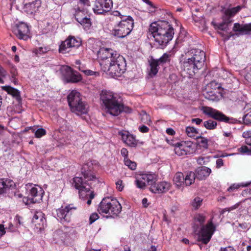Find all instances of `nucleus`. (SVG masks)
<instances>
[{
  "label": "nucleus",
  "instance_id": "46",
  "mask_svg": "<svg viewBox=\"0 0 251 251\" xmlns=\"http://www.w3.org/2000/svg\"><path fill=\"white\" fill-rule=\"evenodd\" d=\"M181 146H183L184 149H187L188 151H190V148H192L193 143L191 141H182L180 142Z\"/></svg>",
  "mask_w": 251,
  "mask_h": 251
},
{
  "label": "nucleus",
  "instance_id": "59",
  "mask_svg": "<svg viewBox=\"0 0 251 251\" xmlns=\"http://www.w3.org/2000/svg\"><path fill=\"white\" fill-rule=\"evenodd\" d=\"M149 130V128L144 125H143L139 127V130L141 132H143V133H146V132H148Z\"/></svg>",
  "mask_w": 251,
  "mask_h": 251
},
{
  "label": "nucleus",
  "instance_id": "26",
  "mask_svg": "<svg viewBox=\"0 0 251 251\" xmlns=\"http://www.w3.org/2000/svg\"><path fill=\"white\" fill-rule=\"evenodd\" d=\"M12 185V181L9 179H0V195L6 192Z\"/></svg>",
  "mask_w": 251,
  "mask_h": 251
},
{
  "label": "nucleus",
  "instance_id": "37",
  "mask_svg": "<svg viewBox=\"0 0 251 251\" xmlns=\"http://www.w3.org/2000/svg\"><path fill=\"white\" fill-rule=\"evenodd\" d=\"M77 21L81 25L88 27L91 25V21L89 18H87L86 16L83 17H77Z\"/></svg>",
  "mask_w": 251,
  "mask_h": 251
},
{
  "label": "nucleus",
  "instance_id": "8",
  "mask_svg": "<svg viewBox=\"0 0 251 251\" xmlns=\"http://www.w3.org/2000/svg\"><path fill=\"white\" fill-rule=\"evenodd\" d=\"M134 22L129 16L122 20L119 24L112 31V34L118 38H124L128 35L133 28Z\"/></svg>",
  "mask_w": 251,
  "mask_h": 251
},
{
  "label": "nucleus",
  "instance_id": "4",
  "mask_svg": "<svg viewBox=\"0 0 251 251\" xmlns=\"http://www.w3.org/2000/svg\"><path fill=\"white\" fill-rule=\"evenodd\" d=\"M186 55L187 59L183 62L182 68L190 77L193 76L204 65L205 52L199 49H192Z\"/></svg>",
  "mask_w": 251,
  "mask_h": 251
},
{
  "label": "nucleus",
  "instance_id": "36",
  "mask_svg": "<svg viewBox=\"0 0 251 251\" xmlns=\"http://www.w3.org/2000/svg\"><path fill=\"white\" fill-rule=\"evenodd\" d=\"M186 132L187 135L190 137H196L197 135L198 134V131L194 127L188 126L186 128Z\"/></svg>",
  "mask_w": 251,
  "mask_h": 251
},
{
  "label": "nucleus",
  "instance_id": "25",
  "mask_svg": "<svg viewBox=\"0 0 251 251\" xmlns=\"http://www.w3.org/2000/svg\"><path fill=\"white\" fill-rule=\"evenodd\" d=\"M173 181L177 188H181L184 184V175L181 172H177L174 176Z\"/></svg>",
  "mask_w": 251,
  "mask_h": 251
},
{
  "label": "nucleus",
  "instance_id": "62",
  "mask_svg": "<svg viewBox=\"0 0 251 251\" xmlns=\"http://www.w3.org/2000/svg\"><path fill=\"white\" fill-rule=\"evenodd\" d=\"M166 133L169 135H173L175 134V131L171 128H169L166 129Z\"/></svg>",
  "mask_w": 251,
  "mask_h": 251
},
{
  "label": "nucleus",
  "instance_id": "27",
  "mask_svg": "<svg viewBox=\"0 0 251 251\" xmlns=\"http://www.w3.org/2000/svg\"><path fill=\"white\" fill-rule=\"evenodd\" d=\"M4 89L5 90L8 94L12 95L17 100L18 102H20L21 98L20 95L19 91L13 87L10 86H5Z\"/></svg>",
  "mask_w": 251,
  "mask_h": 251
},
{
  "label": "nucleus",
  "instance_id": "7",
  "mask_svg": "<svg viewBox=\"0 0 251 251\" xmlns=\"http://www.w3.org/2000/svg\"><path fill=\"white\" fill-rule=\"evenodd\" d=\"M98 210L100 213L117 216L121 212L122 206L116 199L108 197L102 199Z\"/></svg>",
  "mask_w": 251,
  "mask_h": 251
},
{
  "label": "nucleus",
  "instance_id": "33",
  "mask_svg": "<svg viewBox=\"0 0 251 251\" xmlns=\"http://www.w3.org/2000/svg\"><path fill=\"white\" fill-rule=\"evenodd\" d=\"M159 66L158 64L156 62L155 59H152L151 63V70L150 73V75L151 76H154L157 74L158 71V66Z\"/></svg>",
  "mask_w": 251,
  "mask_h": 251
},
{
  "label": "nucleus",
  "instance_id": "21",
  "mask_svg": "<svg viewBox=\"0 0 251 251\" xmlns=\"http://www.w3.org/2000/svg\"><path fill=\"white\" fill-rule=\"evenodd\" d=\"M41 0L35 1L26 4L25 6V11L27 14H32L37 12L41 6Z\"/></svg>",
  "mask_w": 251,
  "mask_h": 251
},
{
  "label": "nucleus",
  "instance_id": "30",
  "mask_svg": "<svg viewBox=\"0 0 251 251\" xmlns=\"http://www.w3.org/2000/svg\"><path fill=\"white\" fill-rule=\"evenodd\" d=\"M89 0H79L76 8L83 9L86 13H88L91 8Z\"/></svg>",
  "mask_w": 251,
  "mask_h": 251
},
{
  "label": "nucleus",
  "instance_id": "32",
  "mask_svg": "<svg viewBox=\"0 0 251 251\" xmlns=\"http://www.w3.org/2000/svg\"><path fill=\"white\" fill-rule=\"evenodd\" d=\"M204 95L206 99L211 101H217L220 100L219 97L214 91H208Z\"/></svg>",
  "mask_w": 251,
  "mask_h": 251
},
{
  "label": "nucleus",
  "instance_id": "29",
  "mask_svg": "<svg viewBox=\"0 0 251 251\" xmlns=\"http://www.w3.org/2000/svg\"><path fill=\"white\" fill-rule=\"evenodd\" d=\"M196 174L193 172L186 173L184 176V183L186 186H189L193 183L196 178Z\"/></svg>",
  "mask_w": 251,
  "mask_h": 251
},
{
  "label": "nucleus",
  "instance_id": "12",
  "mask_svg": "<svg viewBox=\"0 0 251 251\" xmlns=\"http://www.w3.org/2000/svg\"><path fill=\"white\" fill-rule=\"evenodd\" d=\"M61 72L64 81L67 83H76L81 80V75L76 72L73 71L72 69L68 66L62 67Z\"/></svg>",
  "mask_w": 251,
  "mask_h": 251
},
{
  "label": "nucleus",
  "instance_id": "54",
  "mask_svg": "<svg viewBox=\"0 0 251 251\" xmlns=\"http://www.w3.org/2000/svg\"><path fill=\"white\" fill-rule=\"evenodd\" d=\"M116 188L119 190V191H122L123 189L124 186L123 185V181L121 180H119L117 181V182L116 183Z\"/></svg>",
  "mask_w": 251,
  "mask_h": 251
},
{
  "label": "nucleus",
  "instance_id": "19",
  "mask_svg": "<svg viewBox=\"0 0 251 251\" xmlns=\"http://www.w3.org/2000/svg\"><path fill=\"white\" fill-rule=\"evenodd\" d=\"M32 223L37 228L40 230L43 229L46 223L44 214L41 211L36 212L32 219Z\"/></svg>",
  "mask_w": 251,
  "mask_h": 251
},
{
  "label": "nucleus",
  "instance_id": "44",
  "mask_svg": "<svg viewBox=\"0 0 251 251\" xmlns=\"http://www.w3.org/2000/svg\"><path fill=\"white\" fill-rule=\"evenodd\" d=\"M135 182L137 187L139 188L143 189L146 186L145 181H143L140 177L137 178Z\"/></svg>",
  "mask_w": 251,
  "mask_h": 251
},
{
  "label": "nucleus",
  "instance_id": "24",
  "mask_svg": "<svg viewBox=\"0 0 251 251\" xmlns=\"http://www.w3.org/2000/svg\"><path fill=\"white\" fill-rule=\"evenodd\" d=\"M218 33L220 34L222 36L224 37L225 40H228L229 38L234 35L233 34L230 32L229 35L225 36V34L223 33V31H225L226 33H228V24L224 22L223 23L220 24L218 26Z\"/></svg>",
  "mask_w": 251,
  "mask_h": 251
},
{
  "label": "nucleus",
  "instance_id": "2",
  "mask_svg": "<svg viewBox=\"0 0 251 251\" xmlns=\"http://www.w3.org/2000/svg\"><path fill=\"white\" fill-rule=\"evenodd\" d=\"M174 35V28L166 21L154 22L150 25L148 33L149 38L153 37L161 48L165 47Z\"/></svg>",
  "mask_w": 251,
  "mask_h": 251
},
{
  "label": "nucleus",
  "instance_id": "28",
  "mask_svg": "<svg viewBox=\"0 0 251 251\" xmlns=\"http://www.w3.org/2000/svg\"><path fill=\"white\" fill-rule=\"evenodd\" d=\"M175 152L178 156H182L187 154L189 151L187 149H184V147L181 146L180 143H177L175 145Z\"/></svg>",
  "mask_w": 251,
  "mask_h": 251
},
{
  "label": "nucleus",
  "instance_id": "47",
  "mask_svg": "<svg viewBox=\"0 0 251 251\" xmlns=\"http://www.w3.org/2000/svg\"><path fill=\"white\" fill-rule=\"evenodd\" d=\"M243 121L246 124H251V111L248 113L244 116Z\"/></svg>",
  "mask_w": 251,
  "mask_h": 251
},
{
  "label": "nucleus",
  "instance_id": "56",
  "mask_svg": "<svg viewBox=\"0 0 251 251\" xmlns=\"http://www.w3.org/2000/svg\"><path fill=\"white\" fill-rule=\"evenodd\" d=\"M113 15L115 16H119L120 17L121 20L123 19H125L127 17L126 16H124L122 15L121 13L118 11H114L113 12Z\"/></svg>",
  "mask_w": 251,
  "mask_h": 251
},
{
  "label": "nucleus",
  "instance_id": "17",
  "mask_svg": "<svg viewBox=\"0 0 251 251\" xmlns=\"http://www.w3.org/2000/svg\"><path fill=\"white\" fill-rule=\"evenodd\" d=\"M14 31L17 37L20 39L27 40L29 37L28 35L29 27L24 23H21L17 25L14 28Z\"/></svg>",
  "mask_w": 251,
  "mask_h": 251
},
{
  "label": "nucleus",
  "instance_id": "6",
  "mask_svg": "<svg viewBox=\"0 0 251 251\" xmlns=\"http://www.w3.org/2000/svg\"><path fill=\"white\" fill-rule=\"evenodd\" d=\"M80 93L72 91L68 96V101L71 111L77 115L86 114L88 111V106L80 98Z\"/></svg>",
  "mask_w": 251,
  "mask_h": 251
},
{
  "label": "nucleus",
  "instance_id": "41",
  "mask_svg": "<svg viewBox=\"0 0 251 251\" xmlns=\"http://www.w3.org/2000/svg\"><path fill=\"white\" fill-rule=\"evenodd\" d=\"M148 185L152 186V185H154L155 182L157 180L156 176L154 174H148Z\"/></svg>",
  "mask_w": 251,
  "mask_h": 251
},
{
  "label": "nucleus",
  "instance_id": "22",
  "mask_svg": "<svg viewBox=\"0 0 251 251\" xmlns=\"http://www.w3.org/2000/svg\"><path fill=\"white\" fill-rule=\"evenodd\" d=\"M233 30L241 33L248 34L251 33V23L249 24L240 25L239 23L234 24Z\"/></svg>",
  "mask_w": 251,
  "mask_h": 251
},
{
  "label": "nucleus",
  "instance_id": "49",
  "mask_svg": "<svg viewBox=\"0 0 251 251\" xmlns=\"http://www.w3.org/2000/svg\"><path fill=\"white\" fill-rule=\"evenodd\" d=\"M250 183H246V184H243V183H242L241 184H233L232 185V186H231L230 187H229L228 188V191H232L234 189H238L239 187L240 186H242V187H245V186H248Z\"/></svg>",
  "mask_w": 251,
  "mask_h": 251
},
{
  "label": "nucleus",
  "instance_id": "35",
  "mask_svg": "<svg viewBox=\"0 0 251 251\" xmlns=\"http://www.w3.org/2000/svg\"><path fill=\"white\" fill-rule=\"evenodd\" d=\"M141 120L142 123L150 125L151 124V120L150 116L147 114V113L143 111L140 114Z\"/></svg>",
  "mask_w": 251,
  "mask_h": 251
},
{
  "label": "nucleus",
  "instance_id": "34",
  "mask_svg": "<svg viewBox=\"0 0 251 251\" xmlns=\"http://www.w3.org/2000/svg\"><path fill=\"white\" fill-rule=\"evenodd\" d=\"M217 122L212 120H209L203 123V126L207 129L212 130L216 128Z\"/></svg>",
  "mask_w": 251,
  "mask_h": 251
},
{
  "label": "nucleus",
  "instance_id": "51",
  "mask_svg": "<svg viewBox=\"0 0 251 251\" xmlns=\"http://www.w3.org/2000/svg\"><path fill=\"white\" fill-rule=\"evenodd\" d=\"M195 220L198 221L201 224H202L205 220V218L202 215L199 214L195 217Z\"/></svg>",
  "mask_w": 251,
  "mask_h": 251
},
{
  "label": "nucleus",
  "instance_id": "40",
  "mask_svg": "<svg viewBox=\"0 0 251 251\" xmlns=\"http://www.w3.org/2000/svg\"><path fill=\"white\" fill-rule=\"evenodd\" d=\"M75 13L74 14L75 18L77 21V17L79 16L80 17H83L85 16L86 11H84L83 9H80L79 8H75Z\"/></svg>",
  "mask_w": 251,
  "mask_h": 251
},
{
  "label": "nucleus",
  "instance_id": "61",
  "mask_svg": "<svg viewBox=\"0 0 251 251\" xmlns=\"http://www.w3.org/2000/svg\"><path fill=\"white\" fill-rule=\"evenodd\" d=\"M220 251H235L234 249L231 247H228L226 248H221Z\"/></svg>",
  "mask_w": 251,
  "mask_h": 251
},
{
  "label": "nucleus",
  "instance_id": "10",
  "mask_svg": "<svg viewBox=\"0 0 251 251\" xmlns=\"http://www.w3.org/2000/svg\"><path fill=\"white\" fill-rule=\"evenodd\" d=\"M81 44V41L80 39L70 36L61 43L59 46V51L62 53H66L70 51L71 48H78Z\"/></svg>",
  "mask_w": 251,
  "mask_h": 251
},
{
  "label": "nucleus",
  "instance_id": "18",
  "mask_svg": "<svg viewBox=\"0 0 251 251\" xmlns=\"http://www.w3.org/2000/svg\"><path fill=\"white\" fill-rule=\"evenodd\" d=\"M171 185L166 181L155 183L150 187V190L154 193H163L168 191L170 188Z\"/></svg>",
  "mask_w": 251,
  "mask_h": 251
},
{
  "label": "nucleus",
  "instance_id": "55",
  "mask_svg": "<svg viewBox=\"0 0 251 251\" xmlns=\"http://www.w3.org/2000/svg\"><path fill=\"white\" fill-rule=\"evenodd\" d=\"M7 227L5 228L3 225L0 224V237L5 234V229Z\"/></svg>",
  "mask_w": 251,
  "mask_h": 251
},
{
  "label": "nucleus",
  "instance_id": "38",
  "mask_svg": "<svg viewBox=\"0 0 251 251\" xmlns=\"http://www.w3.org/2000/svg\"><path fill=\"white\" fill-rule=\"evenodd\" d=\"M196 139L198 141L199 144H200L201 147L204 149L208 148V140L206 138L200 136H197Z\"/></svg>",
  "mask_w": 251,
  "mask_h": 251
},
{
  "label": "nucleus",
  "instance_id": "64",
  "mask_svg": "<svg viewBox=\"0 0 251 251\" xmlns=\"http://www.w3.org/2000/svg\"><path fill=\"white\" fill-rule=\"evenodd\" d=\"M47 51V49L46 48L43 47L39 48L37 50V52L39 53L46 52Z\"/></svg>",
  "mask_w": 251,
  "mask_h": 251
},
{
  "label": "nucleus",
  "instance_id": "16",
  "mask_svg": "<svg viewBox=\"0 0 251 251\" xmlns=\"http://www.w3.org/2000/svg\"><path fill=\"white\" fill-rule=\"evenodd\" d=\"M76 208L73 206V204H69L64 208L62 206L60 208L56 210V215L58 220L61 222H69L71 220L72 210H75Z\"/></svg>",
  "mask_w": 251,
  "mask_h": 251
},
{
  "label": "nucleus",
  "instance_id": "57",
  "mask_svg": "<svg viewBox=\"0 0 251 251\" xmlns=\"http://www.w3.org/2000/svg\"><path fill=\"white\" fill-rule=\"evenodd\" d=\"M121 153L124 158H128V151L126 148H123L121 150Z\"/></svg>",
  "mask_w": 251,
  "mask_h": 251
},
{
  "label": "nucleus",
  "instance_id": "63",
  "mask_svg": "<svg viewBox=\"0 0 251 251\" xmlns=\"http://www.w3.org/2000/svg\"><path fill=\"white\" fill-rule=\"evenodd\" d=\"M83 72L88 75H92L96 73L90 70L83 71Z\"/></svg>",
  "mask_w": 251,
  "mask_h": 251
},
{
  "label": "nucleus",
  "instance_id": "52",
  "mask_svg": "<svg viewBox=\"0 0 251 251\" xmlns=\"http://www.w3.org/2000/svg\"><path fill=\"white\" fill-rule=\"evenodd\" d=\"M6 75V72L5 70L0 66V83H3V78Z\"/></svg>",
  "mask_w": 251,
  "mask_h": 251
},
{
  "label": "nucleus",
  "instance_id": "39",
  "mask_svg": "<svg viewBox=\"0 0 251 251\" xmlns=\"http://www.w3.org/2000/svg\"><path fill=\"white\" fill-rule=\"evenodd\" d=\"M125 164L131 170H135L136 168V163L134 161H132L128 158H124Z\"/></svg>",
  "mask_w": 251,
  "mask_h": 251
},
{
  "label": "nucleus",
  "instance_id": "14",
  "mask_svg": "<svg viewBox=\"0 0 251 251\" xmlns=\"http://www.w3.org/2000/svg\"><path fill=\"white\" fill-rule=\"evenodd\" d=\"M113 6L111 0H96L93 10L97 14H104L110 11Z\"/></svg>",
  "mask_w": 251,
  "mask_h": 251
},
{
  "label": "nucleus",
  "instance_id": "5",
  "mask_svg": "<svg viewBox=\"0 0 251 251\" xmlns=\"http://www.w3.org/2000/svg\"><path fill=\"white\" fill-rule=\"evenodd\" d=\"M113 62L104 63L102 70L109 73L112 77H119L125 72L126 67V60L124 57L119 55Z\"/></svg>",
  "mask_w": 251,
  "mask_h": 251
},
{
  "label": "nucleus",
  "instance_id": "45",
  "mask_svg": "<svg viewBox=\"0 0 251 251\" xmlns=\"http://www.w3.org/2000/svg\"><path fill=\"white\" fill-rule=\"evenodd\" d=\"M46 131L45 129L41 128L38 129L35 132V137L37 138H40L42 136L46 134Z\"/></svg>",
  "mask_w": 251,
  "mask_h": 251
},
{
  "label": "nucleus",
  "instance_id": "20",
  "mask_svg": "<svg viewBox=\"0 0 251 251\" xmlns=\"http://www.w3.org/2000/svg\"><path fill=\"white\" fill-rule=\"evenodd\" d=\"M119 134L121 136L123 141L130 147H135L137 145V142L135 137L128 132L120 131Z\"/></svg>",
  "mask_w": 251,
  "mask_h": 251
},
{
  "label": "nucleus",
  "instance_id": "58",
  "mask_svg": "<svg viewBox=\"0 0 251 251\" xmlns=\"http://www.w3.org/2000/svg\"><path fill=\"white\" fill-rule=\"evenodd\" d=\"M224 163L223 160L219 158L216 160V167L218 168H220L222 166H223Z\"/></svg>",
  "mask_w": 251,
  "mask_h": 251
},
{
  "label": "nucleus",
  "instance_id": "60",
  "mask_svg": "<svg viewBox=\"0 0 251 251\" xmlns=\"http://www.w3.org/2000/svg\"><path fill=\"white\" fill-rule=\"evenodd\" d=\"M140 178L145 182V185L147 184H148V179H147L148 178V174H143L141 176Z\"/></svg>",
  "mask_w": 251,
  "mask_h": 251
},
{
  "label": "nucleus",
  "instance_id": "11",
  "mask_svg": "<svg viewBox=\"0 0 251 251\" xmlns=\"http://www.w3.org/2000/svg\"><path fill=\"white\" fill-rule=\"evenodd\" d=\"M214 230L215 227L212 221L209 222L206 225L203 226L201 227L198 240L201 241L204 244H207L210 241Z\"/></svg>",
  "mask_w": 251,
  "mask_h": 251
},
{
  "label": "nucleus",
  "instance_id": "23",
  "mask_svg": "<svg viewBox=\"0 0 251 251\" xmlns=\"http://www.w3.org/2000/svg\"><path fill=\"white\" fill-rule=\"evenodd\" d=\"M211 169L205 166L199 167L196 171V176L199 179H203L211 173Z\"/></svg>",
  "mask_w": 251,
  "mask_h": 251
},
{
  "label": "nucleus",
  "instance_id": "48",
  "mask_svg": "<svg viewBox=\"0 0 251 251\" xmlns=\"http://www.w3.org/2000/svg\"><path fill=\"white\" fill-rule=\"evenodd\" d=\"M237 13L235 7L226 9L225 11V14L227 16H232Z\"/></svg>",
  "mask_w": 251,
  "mask_h": 251
},
{
  "label": "nucleus",
  "instance_id": "31",
  "mask_svg": "<svg viewBox=\"0 0 251 251\" xmlns=\"http://www.w3.org/2000/svg\"><path fill=\"white\" fill-rule=\"evenodd\" d=\"M171 55L165 53L158 59H155L159 65H163L165 63H169L170 61Z\"/></svg>",
  "mask_w": 251,
  "mask_h": 251
},
{
  "label": "nucleus",
  "instance_id": "15",
  "mask_svg": "<svg viewBox=\"0 0 251 251\" xmlns=\"http://www.w3.org/2000/svg\"><path fill=\"white\" fill-rule=\"evenodd\" d=\"M202 110L204 114L218 121L228 123L229 121V117L213 108L205 106L202 107Z\"/></svg>",
  "mask_w": 251,
  "mask_h": 251
},
{
  "label": "nucleus",
  "instance_id": "42",
  "mask_svg": "<svg viewBox=\"0 0 251 251\" xmlns=\"http://www.w3.org/2000/svg\"><path fill=\"white\" fill-rule=\"evenodd\" d=\"M202 200L199 198H195L192 202V205L195 208L198 209L202 203Z\"/></svg>",
  "mask_w": 251,
  "mask_h": 251
},
{
  "label": "nucleus",
  "instance_id": "1",
  "mask_svg": "<svg viewBox=\"0 0 251 251\" xmlns=\"http://www.w3.org/2000/svg\"><path fill=\"white\" fill-rule=\"evenodd\" d=\"M81 173L83 177H74L73 185L78 190L80 198L85 199L89 197V199L87 201V203L90 205L92 199L94 198V194L93 192H90V189L97 187L100 181L90 170H86L85 166L82 168Z\"/></svg>",
  "mask_w": 251,
  "mask_h": 251
},
{
  "label": "nucleus",
  "instance_id": "13",
  "mask_svg": "<svg viewBox=\"0 0 251 251\" xmlns=\"http://www.w3.org/2000/svg\"><path fill=\"white\" fill-rule=\"evenodd\" d=\"M99 55L101 58L100 65L102 68L104 67V63L107 64V62H113L112 61L116 59L120 55L111 49L103 48L99 51Z\"/></svg>",
  "mask_w": 251,
  "mask_h": 251
},
{
  "label": "nucleus",
  "instance_id": "3",
  "mask_svg": "<svg viewBox=\"0 0 251 251\" xmlns=\"http://www.w3.org/2000/svg\"><path fill=\"white\" fill-rule=\"evenodd\" d=\"M100 100L105 112L112 116H118L123 111L130 112L131 110L128 107L124 108L118 96L112 92L102 90L100 94Z\"/></svg>",
  "mask_w": 251,
  "mask_h": 251
},
{
  "label": "nucleus",
  "instance_id": "50",
  "mask_svg": "<svg viewBox=\"0 0 251 251\" xmlns=\"http://www.w3.org/2000/svg\"><path fill=\"white\" fill-rule=\"evenodd\" d=\"M99 218V216L97 213H92L90 215V218H89L90 224H92L95 221H96Z\"/></svg>",
  "mask_w": 251,
  "mask_h": 251
},
{
  "label": "nucleus",
  "instance_id": "53",
  "mask_svg": "<svg viewBox=\"0 0 251 251\" xmlns=\"http://www.w3.org/2000/svg\"><path fill=\"white\" fill-rule=\"evenodd\" d=\"M238 150L242 153H249V152H251V151H250L248 147L246 146H242L241 148H239Z\"/></svg>",
  "mask_w": 251,
  "mask_h": 251
},
{
  "label": "nucleus",
  "instance_id": "43",
  "mask_svg": "<svg viewBox=\"0 0 251 251\" xmlns=\"http://www.w3.org/2000/svg\"><path fill=\"white\" fill-rule=\"evenodd\" d=\"M209 86L212 89L216 90L218 89L220 90L221 88V84L215 81H211L209 84Z\"/></svg>",
  "mask_w": 251,
  "mask_h": 251
},
{
  "label": "nucleus",
  "instance_id": "9",
  "mask_svg": "<svg viewBox=\"0 0 251 251\" xmlns=\"http://www.w3.org/2000/svg\"><path fill=\"white\" fill-rule=\"evenodd\" d=\"M43 191L42 188L33 186L30 189L28 196L23 198V202L26 205L39 202L42 199Z\"/></svg>",
  "mask_w": 251,
  "mask_h": 251
}]
</instances>
